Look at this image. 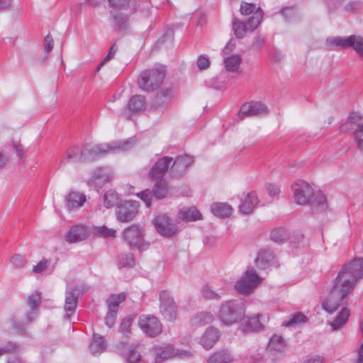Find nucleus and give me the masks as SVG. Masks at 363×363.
<instances>
[{
	"label": "nucleus",
	"instance_id": "680f3d73",
	"mask_svg": "<svg viewBox=\"0 0 363 363\" xmlns=\"http://www.w3.org/2000/svg\"><path fill=\"white\" fill-rule=\"evenodd\" d=\"M210 66V60L206 56H200L197 60V67L199 69H206Z\"/></svg>",
	"mask_w": 363,
	"mask_h": 363
},
{
	"label": "nucleus",
	"instance_id": "72a5a7b5",
	"mask_svg": "<svg viewBox=\"0 0 363 363\" xmlns=\"http://www.w3.org/2000/svg\"><path fill=\"white\" fill-rule=\"evenodd\" d=\"M138 349V345H132L129 347L126 354H124L123 350L119 347L118 351L121 355L126 358V360L128 363H136L141 359V355Z\"/></svg>",
	"mask_w": 363,
	"mask_h": 363
},
{
	"label": "nucleus",
	"instance_id": "7ed1b4c3",
	"mask_svg": "<svg viewBox=\"0 0 363 363\" xmlns=\"http://www.w3.org/2000/svg\"><path fill=\"white\" fill-rule=\"evenodd\" d=\"M245 311V303L241 300L233 299L221 303L218 316L223 323L230 325L241 320Z\"/></svg>",
	"mask_w": 363,
	"mask_h": 363
},
{
	"label": "nucleus",
	"instance_id": "5fc2aeb1",
	"mask_svg": "<svg viewBox=\"0 0 363 363\" xmlns=\"http://www.w3.org/2000/svg\"><path fill=\"white\" fill-rule=\"evenodd\" d=\"M50 262L46 259H43L36 265L33 267V272L39 274L44 272L50 265Z\"/></svg>",
	"mask_w": 363,
	"mask_h": 363
},
{
	"label": "nucleus",
	"instance_id": "09e8293b",
	"mask_svg": "<svg viewBox=\"0 0 363 363\" xmlns=\"http://www.w3.org/2000/svg\"><path fill=\"white\" fill-rule=\"evenodd\" d=\"M288 235L285 229L278 228L271 233L272 240L277 243H281L287 240Z\"/></svg>",
	"mask_w": 363,
	"mask_h": 363
},
{
	"label": "nucleus",
	"instance_id": "3c124183",
	"mask_svg": "<svg viewBox=\"0 0 363 363\" xmlns=\"http://www.w3.org/2000/svg\"><path fill=\"white\" fill-rule=\"evenodd\" d=\"M133 317L127 316L124 318L120 324V332L124 335H128L131 332V325L133 323Z\"/></svg>",
	"mask_w": 363,
	"mask_h": 363
},
{
	"label": "nucleus",
	"instance_id": "bf43d9fd",
	"mask_svg": "<svg viewBox=\"0 0 363 363\" xmlns=\"http://www.w3.org/2000/svg\"><path fill=\"white\" fill-rule=\"evenodd\" d=\"M267 191L271 197H276L280 194V188L278 185L274 184H268L266 185Z\"/></svg>",
	"mask_w": 363,
	"mask_h": 363
},
{
	"label": "nucleus",
	"instance_id": "20e7f679",
	"mask_svg": "<svg viewBox=\"0 0 363 363\" xmlns=\"http://www.w3.org/2000/svg\"><path fill=\"white\" fill-rule=\"evenodd\" d=\"M363 277V259L356 258L343 266L335 281L343 285L352 286L354 289L357 281Z\"/></svg>",
	"mask_w": 363,
	"mask_h": 363
},
{
	"label": "nucleus",
	"instance_id": "2eb2a0df",
	"mask_svg": "<svg viewBox=\"0 0 363 363\" xmlns=\"http://www.w3.org/2000/svg\"><path fill=\"white\" fill-rule=\"evenodd\" d=\"M154 225L157 231L166 238L173 236L178 229L177 225L172 223L165 214L157 216L154 220Z\"/></svg>",
	"mask_w": 363,
	"mask_h": 363
},
{
	"label": "nucleus",
	"instance_id": "ea45409f",
	"mask_svg": "<svg viewBox=\"0 0 363 363\" xmlns=\"http://www.w3.org/2000/svg\"><path fill=\"white\" fill-rule=\"evenodd\" d=\"M91 232L95 235L105 238H115L116 234V230L113 228H108L105 225L94 226L91 229Z\"/></svg>",
	"mask_w": 363,
	"mask_h": 363
},
{
	"label": "nucleus",
	"instance_id": "f8f14e48",
	"mask_svg": "<svg viewBox=\"0 0 363 363\" xmlns=\"http://www.w3.org/2000/svg\"><path fill=\"white\" fill-rule=\"evenodd\" d=\"M138 325L142 331L150 337L159 335L162 330V323L153 315H141L138 319Z\"/></svg>",
	"mask_w": 363,
	"mask_h": 363
},
{
	"label": "nucleus",
	"instance_id": "de8ad7c7",
	"mask_svg": "<svg viewBox=\"0 0 363 363\" xmlns=\"http://www.w3.org/2000/svg\"><path fill=\"white\" fill-rule=\"evenodd\" d=\"M201 294L203 298L208 300H218L221 298V296L223 295V292H216L213 291L209 286H204L202 288Z\"/></svg>",
	"mask_w": 363,
	"mask_h": 363
},
{
	"label": "nucleus",
	"instance_id": "39448f33",
	"mask_svg": "<svg viewBox=\"0 0 363 363\" xmlns=\"http://www.w3.org/2000/svg\"><path fill=\"white\" fill-rule=\"evenodd\" d=\"M165 68L162 65H158L150 69L143 71L138 79L139 88L147 92H151L157 89L164 80Z\"/></svg>",
	"mask_w": 363,
	"mask_h": 363
},
{
	"label": "nucleus",
	"instance_id": "c9c22d12",
	"mask_svg": "<svg viewBox=\"0 0 363 363\" xmlns=\"http://www.w3.org/2000/svg\"><path fill=\"white\" fill-rule=\"evenodd\" d=\"M233 357L228 350H222L214 353L208 359V363H228L232 362Z\"/></svg>",
	"mask_w": 363,
	"mask_h": 363
},
{
	"label": "nucleus",
	"instance_id": "e2e57ef3",
	"mask_svg": "<svg viewBox=\"0 0 363 363\" xmlns=\"http://www.w3.org/2000/svg\"><path fill=\"white\" fill-rule=\"evenodd\" d=\"M129 0H109V4L111 7L122 9L128 5Z\"/></svg>",
	"mask_w": 363,
	"mask_h": 363
},
{
	"label": "nucleus",
	"instance_id": "6e6552de",
	"mask_svg": "<svg viewBox=\"0 0 363 363\" xmlns=\"http://www.w3.org/2000/svg\"><path fill=\"white\" fill-rule=\"evenodd\" d=\"M262 282L255 270L247 267L242 277L236 282L235 288L238 292L242 294H249L257 288Z\"/></svg>",
	"mask_w": 363,
	"mask_h": 363
},
{
	"label": "nucleus",
	"instance_id": "a18cd8bd",
	"mask_svg": "<svg viewBox=\"0 0 363 363\" xmlns=\"http://www.w3.org/2000/svg\"><path fill=\"white\" fill-rule=\"evenodd\" d=\"M120 267H133L135 266V259L132 253H122L118 256Z\"/></svg>",
	"mask_w": 363,
	"mask_h": 363
},
{
	"label": "nucleus",
	"instance_id": "c756f323",
	"mask_svg": "<svg viewBox=\"0 0 363 363\" xmlns=\"http://www.w3.org/2000/svg\"><path fill=\"white\" fill-rule=\"evenodd\" d=\"M211 211L212 213L220 218L229 217L233 213V208L231 206L226 203H213L211 206Z\"/></svg>",
	"mask_w": 363,
	"mask_h": 363
},
{
	"label": "nucleus",
	"instance_id": "4c0bfd02",
	"mask_svg": "<svg viewBox=\"0 0 363 363\" xmlns=\"http://www.w3.org/2000/svg\"><path fill=\"white\" fill-rule=\"evenodd\" d=\"M285 347V340L281 335H274L272 336L268 344V349L269 350L282 352Z\"/></svg>",
	"mask_w": 363,
	"mask_h": 363
},
{
	"label": "nucleus",
	"instance_id": "338daca9",
	"mask_svg": "<svg viewBox=\"0 0 363 363\" xmlns=\"http://www.w3.org/2000/svg\"><path fill=\"white\" fill-rule=\"evenodd\" d=\"M53 48V40L51 36L48 35L45 38V50L47 52H50Z\"/></svg>",
	"mask_w": 363,
	"mask_h": 363
},
{
	"label": "nucleus",
	"instance_id": "79ce46f5",
	"mask_svg": "<svg viewBox=\"0 0 363 363\" xmlns=\"http://www.w3.org/2000/svg\"><path fill=\"white\" fill-rule=\"evenodd\" d=\"M233 28L235 35L238 38H242L245 36L247 30H251L249 28L247 23L245 24L244 22L238 21L236 18H235L233 21Z\"/></svg>",
	"mask_w": 363,
	"mask_h": 363
},
{
	"label": "nucleus",
	"instance_id": "bb28decb",
	"mask_svg": "<svg viewBox=\"0 0 363 363\" xmlns=\"http://www.w3.org/2000/svg\"><path fill=\"white\" fill-rule=\"evenodd\" d=\"M261 317L262 315L258 314L255 317L244 319L240 325L241 330L245 333L258 332L264 328L263 324L260 322L259 318Z\"/></svg>",
	"mask_w": 363,
	"mask_h": 363
},
{
	"label": "nucleus",
	"instance_id": "9d476101",
	"mask_svg": "<svg viewBox=\"0 0 363 363\" xmlns=\"http://www.w3.org/2000/svg\"><path fill=\"white\" fill-rule=\"evenodd\" d=\"M160 312L163 318L170 322L174 321L177 317V306L167 291H162L159 295Z\"/></svg>",
	"mask_w": 363,
	"mask_h": 363
},
{
	"label": "nucleus",
	"instance_id": "49530a36",
	"mask_svg": "<svg viewBox=\"0 0 363 363\" xmlns=\"http://www.w3.org/2000/svg\"><path fill=\"white\" fill-rule=\"evenodd\" d=\"M307 321V317L301 312H297L291 314L289 316V319L283 323V325L290 326L294 324L305 323Z\"/></svg>",
	"mask_w": 363,
	"mask_h": 363
},
{
	"label": "nucleus",
	"instance_id": "052dcab7",
	"mask_svg": "<svg viewBox=\"0 0 363 363\" xmlns=\"http://www.w3.org/2000/svg\"><path fill=\"white\" fill-rule=\"evenodd\" d=\"M151 8L152 6L150 2L148 1H144L138 6L137 10L144 13L145 16H148Z\"/></svg>",
	"mask_w": 363,
	"mask_h": 363
},
{
	"label": "nucleus",
	"instance_id": "423d86ee",
	"mask_svg": "<svg viewBox=\"0 0 363 363\" xmlns=\"http://www.w3.org/2000/svg\"><path fill=\"white\" fill-rule=\"evenodd\" d=\"M350 292H352V286L345 287L335 280L329 295L323 301V309L328 313H334Z\"/></svg>",
	"mask_w": 363,
	"mask_h": 363
},
{
	"label": "nucleus",
	"instance_id": "4d7b16f0",
	"mask_svg": "<svg viewBox=\"0 0 363 363\" xmlns=\"http://www.w3.org/2000/svg\"><path fill=\"white\" fill-rule=\"evenodd\" d=\"M11 262L16 268L20 269L24 267L26 264V259L23 256L20 255H16L11 258Z\"/></svg>",
	"mask_w": 363,
	"mask_h": 363
},
{
	"label": "nucleus",
	"instance_id": "393cba45",
	"mask_svg": "<svg viewBox=\"0 0 363 363\" xmlns=\"http://www.w3.org/2000/svg\"><path fill=\"white\" fill-rule=\"evenodd\" d=\"M220 336L218 330L209 327L200 338L199 343L206 350L211 349Z\"/></svg>",
	"mask_w": 363,
	"mask_h": 363
},
{
	"label": "nucleus",
	"instance_id": "f704fd0d",
	"mask_svg": "<svg viewBox=\"0 0 363 363\" xmlns=\"http://www.w3.org/2000/svg\"><path fill=\"white\" fill-rule=\"evenodd\" d=\"M213 320V316L208 312H201L197 313L191 319L192 326H202L211 323Z\"/></svg>",
	"mask_w": 363,
	"mask_h": 363
},
{
	"label": "nucleus",
	"instance_id": "a211bd4d",
	"mask_svg": "<svg viewBox=\"0 0 363 363\" xmlns=\"http://www.w3.org/2000/svg\"><path fill=\"white\" fill-rule=\"evenodd\" d=\"M146 105L145 99L142 95H135L133 96L128 101L127 105V109L123 113V115L127 118H130V116L129 113H140L145 110Z\"/></svg>",
	"mask_w": 363,
	"mask_h": 363
},
{
	"label": "nucleus",
	"instance_id": "2f4dec72",
	"mask_svg": "<svg viewBox=\"0 0 363 363\" xmlns=\"http://www.w3.org/2000/svg\"><path fill=\"white\" fill-rule=\"evenodd\" d=\"M179 217L188 222L196 221L201 219V213L194 206L185 207L179 210Z\"/></svg>",
	"mask_w": 363,
	"mask_h": 363
},
{
	"label": "nucleus",
	"instance_id": "a19ab883",
	"mask_svg": "<svg viewBox=\"0 0 363 363\" xmlns=\"http://www.w3.org/2000/svg\"><path fill=\"white\" fill-rule=\"evenodd\" d=\"M240 62L241 57L239 55H232L226 57L224 60L225 69L228 71L232 72H234L238 69Z\"/></svg>",
	"mask_w": 363,
	"mask_h": 363
},
{
	"label": "nucleus",
	"instance_id": "e433bc0d",
	"mask_svg": "<svg viewBox=\"0 0 363 363\" xmlns=\"http://www.w3.org/2000/svg\"><path fill=\"white\" fill-rule=\"evenodd\" d=\"M152 192L155 196L159 199L164 198L168 193V186L164 179H157L155 184Z\"/></svg>",
	"mask_w": 363,
	"mask_h": 363
},
{
	"label": "nucleus",
	"instance_id": "f03ea898",
	"mask_svg": "<svg viewBox=\"0 0 363 363\" xmlns=\"http://www.w3.org/2000/svg\"><path fill=\"white\" fill-rule=\"evenodd\" d=\"M294 198L298 205L310 203L313 213L325 211L328 208L325 196L320 191L315 192L313 189L304 181H297L292 185Z\"/></svg>",
	"mask_w": 363,
	"mask_h": 363
},
{
	"label": "nucleus",
	"instance_id": "58836bf2",
	"mask_svg": "<svg viewBox=\"0 0 363 363\" xmlns=\"http://www.w3.org/2000/svg\"><path fill=\"white\" fill-rule=\"evenodd\" d=\"M172 96V91L170 89H164L158 92L155 98L152 106L157 108L160 106V101L162 104H167Z\"/></svg>",
	"mask_w": 363,
	"mask_h": 363
},
{
	"label": "nucleus",
	"instance_id": "a878e982",
	"mask_svg": "<svg viewBox=\"0 0 363 363\" xmlns=\"http://www.w3.org/2000/svg\"><path fill=\"white\" fill-rule=\"evenodd\" d=\"M274 255L273 252L269 250L263 249L258 252L255 262L258 269H265L274 264Z\"/></svg>",
	"mask_w": 363,
	"mask_h": 363
},
{
	"label": "nucleus",
	"instance_id": "dca6fc26",
	"mask_svg": "<svg viewBox=\"0 0 363 363\" xmlns=\"http://www.w3.org/2000/svg\"><path fill=\"white\" fill-rule=\"evenodd\" d=\"M138 203L136 201H125L117 207V218L121 222L131 220L137 214Z\"/></svg>",
	"mask_w": 363,
	"mask_h": 363
},
{
	"label": "nucleus",
	"instance_id": "0e129e2a",
	"mask_svg": "<svg viewBox=\"0 0 363 363\" xmlns=\"http://www.w3.org/2000/svg\"><path fill=\"white\" fill-rule=\"evenodd\" d=\"M11 324L14 331L18 334H23L25 332L23 325L16 320L14 318L11 319Z\"/></svg>",
	"mask_w": 363,
	"mask_h": 363
},
{
	"label": "nucleus",
	"instance_id": "b1692460",
	"mask_svg": "<svg viewBox=\"0 0 363 363\" xmlns=\"http://www.w3.org/2000/svg\"><path fill=\"white\" fill-rule=\"evenodd\" d=\"M241 203L239 206L240 211L243 214L251 213L255 207L258 204V199L255 191L243 194V198H240Z\"/></svg>",
	"mask_w": 363,
	"mask_h": 363
},
{
	"label": "nucleus",
	"instance_id": "f3484780",
	"mask_svg": "<svg viewBox=\"0 0 363 363\" xmlns=\"http://www.w3.org/2000/svg\"><path fill=\"white\" fill-rule=\"evenodd\" d=\"M114 178L113 170L107 167H99L93 173L91 182L96 186H102L106 183L111 182Z\"/></svg>",
	"mask_w": 363,
	"mask_h": 363
},
{
	"label": "nucleus",
	"instance_id": "6ab92c4d",
	"mask_svg": "<svg viewBox=\"0 0 363 363\" xmlns=\"http://www.w3.org/2000/svg\"><path fill=\"white\" fill-rule=\"evenodd\" d=\"M40 302V296L38 292H34L27 298L28 306V311L26 313L24 323H31L38 315V306Z\"/></svg>",
	"mask_w": 363,
	"mask_h": 363
},
{
	"label": "nucleus",
	"instance_id": "4be33fe9",
	"mask_svg": "<svg viewBox=\"0 0 363 363\" xmlns=\"http://www.w3.org/2000/svg\"><path fill=\"white\" fill-rule=\"evenodd\" d=\"M172 158L169 157H163L160 158L152 167L150 176L152 179H162L163 177L168 169Z\"/></svg>",
	"mask_w": 363,
	"mask_h": 363
},
{
	"label": "nucleus",
	"instance_id": "603ef678",
	"mask_svg": "<svg viewBox=\"0 0 363 363\" xmlns=\"http://www.w3.org/2000/svg\"><path fill=\"white\" fill-rule=\"evenodd\" d=\"M137 196L144 201L147 207H150L152 200V191L149 189H145L137 194Z\"/></svg>",
	"mask_w": 363,
	"mask_h": 363
},
{
	"label": "nucleus",
	"instance_id": "13d9d810",
	"mask_svg": "<svg viewBox=\"0 0 363 363\" xmlns=\"http://www.w3.org/2000/svg\"><path fill=\"white\" fill-rule=\"evenodd\" d=\"M282 15L288 21H292L297 15L296 10L292 7L284 8L281 11Z\"/></svg>",
	"mask_w": 363,
	"mask_h": 363
},
{
	"label": "nucleus",
	"instance_id": "1a4fd4ad",
	"mask_svg": "<svg viewBox=\"0 0 363 363\" xmlns=\"http://www.w3.org/2000/svg\"><path fill=\"white\" fill-rule=\"evenodd\" d=\"M342 132H353L359 149L363 151V116L352 114L340 127Z\"/></svg>",
	"mask_w": 363,
	"mask_h": 363
},
{
	"label": "nucleus",
	"instance_id": "412c9836",
	"mask_svg": "<svg viewBox=\"0 0 363 363\" xmlns=\"http://www.w3.org/2000/svg\"><path fill=\"white\" fill-rule=\"evenodd\" d=\"M79 294V290L77 288H70L66 291L64 306L65 311H66V318H69L75 311Z\"/></svg>",
	"mask_w": 363,
	"mask_h": 363
},
{
	"label": "nucleus",
	"instance_id": "5701e85b",
	"mask_svg": "<svg viewBox=\"0 0 363 363\" xmlns=\"http://www.w3.org/2000/svg\"><path fill=\"white\" fill-rule=\"evenodd\" d=\"M194 162V158L186 154L178 155L172 167L171 172L174 176H179Z\"/></svg>",
	"mask_w": 363,
	"mask_h": 363
},
{
	"label": "nucleus",
	"instance_id": "c03bdc74",
	"mask_svg": "<svg viewBox=\"0 0 363 363\" xmlns=\"http://www.w3.org/2000/svg\"><path fill=\"white\" fill-rule=\"evenodd\" d=\"M118 196L113 190L107 191L104 195V205L106 208H112L118 203Z\"/></svg>",
	"mask_w": 363,
	"mask_h": 363
},
{
	"label": "nucleus",
	"instance_id": "0eeeda50",
	"mask_svg": "<svg viewBox=\"0 0 363 363\" xmlns=\"http://www.w3.org/2000/svg\"><path fill=\"white\" fill-rule=\"evenodd\" d=\"M326 43L328 46H334L341 50L352 48L363 60V37L361 35H351L347 37H330L326 40Z\"/></svg>",
	"mask_w": 363,
	"mask_h": 363
},
{
	"label": "nucleus",
	"instance_id": "6e6d98bb",
	"mask_svg": "<svg viewBox=\"0 0 363 363\" xmlns=\"http://www.w3.org/2000/svg\"><path fill=\"white\" fill-rule=\"evenodd\" d=\"M116 315L117 311L108 309V313L105 318V323L109 328H111L115 324Z\"/></svg>",
	"mask_w": 363,
	"mask_h": 363
},
{
	"label": "nucleus",
	"instance_id": "4468645a",
	"mask_svg": "<svg viewBox=\"0 0 363 363\" xmlns=\"http://www.w3.org/2000/svg\"><path fill=\"white\" fill-rule=\"evenodd\" d=\"M268 113L267 107L259 101H251L244 104L240 109L238 117L243 119L246 117L262 116Z\"/></svg>",
	"mask_w": 363,
	"mask_h": 363
},
{
	"label": "nucleus",
	"instance_id": "473e14b6",
	"mask_svg": "<svg viewBox=\"0 0 363 363\" xmlns=\"http://www.w3.org/2000/svg\"><path fill=\"white\" fill-rule=\"evenodd\" d=\"M89 351L94 355H98L104 352L106 345L103 336L94 334L93 340L89 346Z\"/></svg>",
	"mask_w": 363,
	"mask_h": 363
},
{
	"label": "nucleus",
	"instance_id": "aec40b11",
	"mask_svg": "<svg viewBox=\"0 0 363 363\" xmlns=\"http://www.w3.org/2000/svg\"><path fill=\"white\" fill-rule=\"evenodd\" d=\"M89 236L87 227L76 225L70 228L66 235L65 240L69 243H76L86 240Z\"/></svg>",
	"mask_w": 363,
	"mask_h": 363
},
{
	"label": "nucleus",
	"instance_id": "f257e3e1",
	"mask_svg": "<svg viewBox=\"0 0 363 363\" xmlns=\"http://www.w3.org/2000/svg\"><path fill=\"white\" fill-rule=\"evenodd\" d=\"M131 147V141H112L108 143L86 144L82 148L72 145L67 150L60 161L62 165L67 162L91 161L99 157L119 151H126Z\"/></svg>",
	"mask_w": 363,
	"mask_h": 363
},
{
	"label": "nucleus",
	"instance_id": "ddd939ff",
	"mask_svg": "<svg viewBox=\"0 0 363 363\" xmlns=\"http://www.w3.org/2000/svg\"><path fill=\"white\" fill-rule=\"evenodd\" d=\"M240 10L242 15L249 16L247 23L251 31L256 29L263 18V11L261 9L257 7L255 4L242 2Z\"/></svg>",
	"mask_w": 363,
	"mask_h": 363
},
{
	"label": "nucleus",
	"instance_id": "69168bd1",
	"mask_svg": "<svg viewBox=\"0 0 363 363\" xmlns=\"http://www.w3.org/2000/svg\"><path fill=\"white\" fill-rule=\"evenodd\" d=\"M12 147L13 150L16 152L17 156L22 160L26 155V151L23 150L22 145L20 143L16 142H13L12 143Z\"/></svg>",
	"mask_w": 363,
	"mask_h": 363
},
{
	"label": "nucleus",
	"instance_id": "9b49d317",
	"mask_svg": "<svg viewBox=\"0 0 363 363\" xmlns=\"http://www.w3.org/2000/svg\"><path fill=\"white\" fill-rule=\"evenodd\" d=\"M123 238L128 245L136 247L140 251L145 250L149 247V243L143 239V233L138 225H131L123 230Z\"/></svg>",
	"mask_w": 363,
	"mask_h": 363
},
{
	"label": "nucleus",
	"instance_id": "cd10ccee",
	"mask_svg": "<svg viewBox=\"0 0 363 363\" xmlns=\"http://www.w3.org/2000/svg\"><path fill=\"white\" fill-rule=\"evenodd\" d=\"M66 206L68 210L78 208L83 206L86 201L84 194L77 191H71L66 197Z\"/></svg>",
	"mask_w": 363,
	"mask_h": 363
},
{
	"label": "nucleus",
	"instance_id": "7c9ffc66",
	"mask_svg": "<svg viewBox=\"0 0 363 363\" xmlns=\"http://www.w3.org/2000/svg\"><path fill=\"white\" fill-rule=\"evenodd\" d=\"M350 314V310L347 307H343L335 319L329 324L332 331H336L342 328L347 323Z\"/></svg>",
	"mask_w": 363,
	"mask_h": 363
},
{
	"label": "nucleus",
	"instance_id": "774afa93",
	"mask_svg": "<svg viewBox=\"0 0 363 363\" xmlns=\"http://www.w3.org/2000/svg\"><path fill=\"white\" fill-rule=\"evenodd\" d=\"M235 47V43L233 40H230L223 50V52L225 55L232 52Z\"/></svg>",
	"mask_w": 363,
	"mask_h": 363
},
{
	"label": "nucleus",
	"instance_id": "864d4df0",
	"mask_svg": "<svg viewBox=\"0 0 363 363\" xmlns=\"http://www.w3.org/2000/svg\"><path fill=\"white\" fill-rule=\"evenodd\" d=\"M117 51V48L115 46V44H113L109 49L107 55L104 57V59L100 62V64L98 65L96 70L99 71L101 68L106 64L107 62H108L110 60L113 59L114 57V55Z\"/></svg>",
	"mask_w": 363,
	"mask_h": 363
},
{
	"label": "nucleus",
	"instance_id": "8fccbe9b",
	"mask_svg": "<svg viewBox=\"0 0 363 363\" xmlns=\"http://www.w3.org/2000/svg\"><path fill=\"white\" fill-rule=\"evenodd\" d=\"M21 346L13 342H8L0 346V356L8 354L9 352H16L20 351Z\"/></svg>",
	"mask_w": 363,
	"mask_h": 363
},
{
	"label": "nucleus",
	"instance_id": "37998d69",
	"mask_svg": "<svg viewBox=\"0 0 363 363\" xmlns=\"http://www.w3.org/2000/svg\"><path fill=\"white\" fill-rule=\"evenodd\" d=\"M125 299V295L122 293L119 294H113L106 301L108 309L118 312V306Z\"/></svg>",
	"mask_w": 363,
	"mask_h": 363
},
{
	"label": "nucleus",
	"instance_id": "c85d7f7f",
	"mask_svg": "<svg viewBox=\"0 0 363 363\" xmlns=\"http://www.w3.org/2000/svg\"><path fill=\"white\" fill-rule=\"evenodd\" d=\"M154 350L155 362L157 363L178 354L177 352H176L174 348L170 345L155 347Z\"/></svg>",
	"mask_w": 363,
	"mask_h": 363
}]
</instances>
